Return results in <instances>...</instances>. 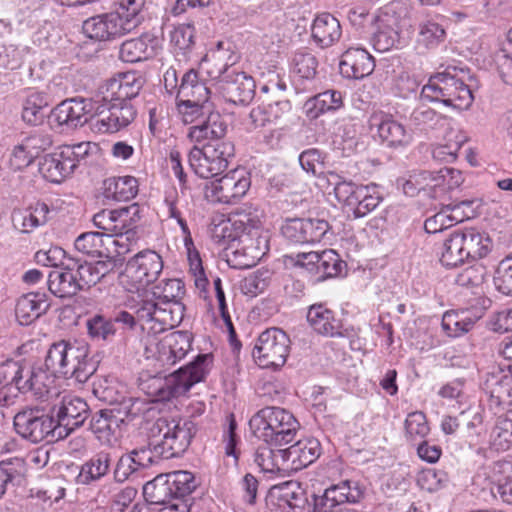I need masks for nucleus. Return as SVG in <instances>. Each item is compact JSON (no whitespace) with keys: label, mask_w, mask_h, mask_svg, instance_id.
Returning <instances> with one entry per match:
<instances>
[{"label":"nucleus","mask_w":512,"mask_h":512,"mask_svg":"<svg viewBox=\"0 0 512 512\" xmlns=\"http://www.w3.org/2000/svg\"><path fill=\"white\" fill-rule=\"evenodd\" d=\"M143 86V79L135 72L119 74L101 87V101L131 102Z\"/></svg>","instance_id":"nucleus-19"},{"label":"nucleus","mask_w":512,"mask_h":512,"mask_svg":"<svg viewBox=\"0 0 512 512\" xmlns=\"http://www.w3.org/2000/svg\"><path fill=\"white\" fill-rule=\"evenodd\" d=\"M197 426L190 418L160 417L148 428L149 447L157 458L183 455L196 435Z\"/></svg>","instance_id":"nucleus-3"},{"label":"nucleus","mask_w":512,"mask_h":512,"mask_svg":"<svg viewBox=\"0 0 512 512\" xmlns=\"http://www.w3.org/2000/svg\"><path fill=\"white\" fill-rule=\"evenodd\" d=\"M375 68L373 57L363 48H348L339 63L340 73L349 79H363Z\"/></svg>","instance_id":"nucleus-23"},{"label":"nucleus","mask_w":512,"mask_h":512,"mask_svg":"<svg viewBox=\"0 0 512 512\" xmlns=\"http://www.w3.org/2000/svg\"><path fill=\"white\" fill-rule=\"evenodd\" d=\"M213 364L211 353L198 354L194 359L175 370L165 379V382L155 391L159 401H169L184 395L190 388L205 380Z\"/></svg>","instance_id":"nucleus-6"},{"label":"nucleus","mask_w":512,"mask_h":512,"mask_svg":"<svg viewBox=\"0 0 512 512\" xmlns=\"http://www.w3.org/2000/svg\"><path fill=\"white\" fill-rule=\"evenodd\" d=\"M329 229L330 225L325 219L293 218L285 221L281 232L291 242L309 244L320 242Z\"/></svg>","instance_id":"nucleus-17"},{"label":"nucleus","mask_w":512,"mask_h":512,"mask_svg":"<svg viewBox=\"0 0 512 512\" xmlns=\"http://www.w3.org/2000/svg\"><path fill=\"white\" fill-rule=\"evenodd\" d=\"M56 377H58L56 373L45 367V362L26 364L21 393H31L37 399H44L48 397Z\"/></svg>","instance_id":"nucleus-21"},{"label":"nucleus","mask_w":512,"mask_h":512,"mask_svg":"<svg viewBox=\"0 0 512 512\" xmlns=\"http://www.w3.org/2000/svg\"><path fill=\"white\" fill-rule=\"evenodd\" d=\"M89 336L94 340L110 341L116 333L113 319L94 315L86 322Z\"/></svg>","instance_id":"nucleus-62"},{"label":"nucleus","mask_w":512,"mask_h":512,"mask_svg":"<svg viewBox=\"0 0 512 512\" xmlns=\"http://www.w3.org/2000/svg\"><path fill=\"white\" fill-rule=\"evenodd\" d=\"M63 154L60 147L57 151L45 155L39 163V172L48 181L60 183L74 172L73 164L68 163Z\"/></svg>","instance_id":"nucleus-37"},{"label":"nucleus","mask_w":512,"mask_h":512,"mask_svg":"<svg viewBox=\"0 0 512 512\" xmlns=\"http://www.w3.org/2000/svg\"><path fill=\"white\" fill-rule=\"evenodd\" d=\"M167 474H160L143 486V496L149 506H158L174 501Z\"/></svg>","instance_id":"nucleus-47"},{"label":"nucleus","mask_w":512,"mask_h":512,"mask_svg":"<svg viewBox=\"0 0 512 512\" xmlns=\"http://www.w3.org/2000/svg\"><path fill=\"white\" fill-rule=\"evenodd\" d=\"M371 127H376L377 133L383 142L389 146L399 147L408 145L412 136L406 128L390 115L374 114L370 119Z\"/></svg>","instance_id":"nucleus-26"},{"label":"nucleus","mask_w":512,"mask_h":512,"mask_svg":"<svg viewBox=\"0 0 512 512\" xmlns=\"http://www.w3.org/2000/svg\"><path fill=\"white\" fill-rule=\"evenodd\" d=\"M446 39V31L438 22L428 19L419 23L417 44L426 49H433Z\"/></svg>","instance_id":"nucleus-54"},{"label":"nucleus","mask_w":512,"mask_h":512,"mask_svg":"<svg viewBox=\"0 0 512 512\" xmlns=\"http://www.w3.org/2000/svg\"><path fill=\"white\" fill-rule=\"evenodd\" d=\"M108 12L82 24L83 33L96 41H113L138 28L144 21L145 0H101Z\"/></svg>","instance_id":"nucleus-1"},{"label":"nucleus","mask_w":512,"mask_h":512,"mask_svg":"<svg viewBox=\"0 0 512 512\" xmlns=\"http://www.w3.org/2000/svg\"><path fill=\"white\" fill-rule=\"evenodd\" d=\"M251 179L245 169H234L219 179L204 186L205 197L223 204H232L241 199L249 190Z\"/></svg>","instance_id":"nucleus-11"},{"label":"nucleus","mask_w":512,"mask_h":512,"mask_svg":"<svg viewBox=\"0 0 512 512\" xmlns=\"http://www.w3.org/2000/svg\"><path fill=\"white\" fill-rule=\"evenodd\" d=\"M99 361L89 355L87 344L69 341L53 343L45 357V367L58 377L85 383L97 371Z\"/></svg>","instance_id":"nucleus-4"},{"label":"nucleus","mask_w":512,"mask_h":512,"mask_svg":"<svg viewBox=\"0 0 512 512\" xmlns=\"http://www.w3.org/2000/svg\"><path fill=\"white\" fill-rule=\"evenodd\" d=\"M46 293L30 292L22 295L16 303L15 315L21 325H29L50 308Z\"/></svg>","instance_id":"nucleus-29"},{"label":"nucleus","mask_w":512,"mask_h":512,"mask_svg":"<svg viewBox=\"0 0 512 512\" xmlns=\"http://www.w3.org/2000/svg\"><path fill=\"white\" fill-rule=\"evenodd\" d=\"M138 186L133 176L111 177L104 181V194L116 201H128L138 194Z\"/></svg>","instance_id":"nucleus-46"},{"label":"nucleus","mask_w":512,"mask_h":512,"mask_svg":"<svg viewBox=\"0 0 512 512\" xmlns=\"http://www.w3.org/2000/svg\"><path fill=\"white\" fill-rule=\"evenodd\" d=\"M466 260L461 229H456L444 241L440 262L447 268L457 267Z\"/></svg>","instance_id":"nucleus-51"},{"label":"nucleus","mask_w":512,"mask_h":512,"mask_svg":"<svg viewBox=\"0 0 512 512\" xmlns=\"http://www.w3.org/2000/svg\"><path fill=\"white\" fill-rule=\"evenodd\" d=\"M171 308L165 309L151 293L133 306L134 314L137 321L141 322L142 328H145V324L153 323L149 328L154 333L172 329L180 324L184 316V305L172 304Z\"/></svg>","instance_id":"nucleus-8"},{"label":"nucleus","mask_w":512,"mask_h":512,"mask_svg":"<svg viewBox=\"0 0 512 512\" xmlns=\"http://www.w3.org/2000/svg\"><path fill=\"white\" fill-rule=\"evenodd\" d=\"M171 487L173 500L176 502L187 501L189 496L197 487L194 475L189 471H174L167 474Z\"/></svg>","instance_id":"nucleus-57"},{"label":"nucleus","mask_w":512,"mask_h":512,"mask_svg":"<svg viewBox=\"0 0 512 512\" xmlns=\"http://www.w3.org/2000/svg\"><path fill=\"white\" fill-rule=\"evenodd\" d=\"M342 29L339 20L328 12L318 14L311 25V38L316 46L324 49L339 41Z\"/></svg>","instance_id":"nucleus-28"},{"label":"nucleus","mask_w":512,"mask_h":512,"mask_svg":"<svg viewBox=\"0 0 512 512\" xmlns=\"http://www.w3.org/2000/svg\"><path fill=\"white\" fill-rule=\"evenodd\" d=\"M49 206L36 202L24 209H14L11 214L13 227L21 233H30L48 222Z\"/></svg>","instance_id":"nucleus-30"},{"label":"nucleus","mask_w":512,"mask_h":512,"mask_svg":"<svg viewBox=\"0 0 512 512\" xmlns=\"http://www.w3.org/2000/svg\"><path fill=\"white\" fill-rule=\"evenodd\" d=\"M279 491V500L288 507L287 512H310L308 498L299 483L286 482Z\"/></svg>","instance_id":"nucleus-49"},{"label":"nucleus","mask_w":512,"mask_h":512,"mask_svg":"<svg viewBox=\"0 0 512 512\" xmlns=\"http://www.w3.org/2000/svg\"><path fill=\"white\" fill-rule=\"evenodd\" d=\"M234 155L232 142H207L201 148L195 145L189 152L188 161L196 175L209 179L226 170Z\"/></svg>","instance_id":"nucleus-7"},{"label":"nucleus","mask_w":512,"mask_h":512,"mask_svg":"<svg viewBox=\"0 0 512 512\" xmlns=\"http://www.w3.org/2000/svg\"><path fill=\"white\" fill-rule=\"evenodd\" d=\"M155 458L157 457L150 449L149 444L123 454L113 470L114 480L117 483L133 480L139 472L153 465Z\"/></svg>","instance_id":"nucleus-18"},{"label":"nucleus","mask_w":512,"mask_h":512,"mask_svg":"<svg viewBox=\"0 0 512 512\" xmlns=\"http://www.w3.org/2000/svg\"><path fill=\"white\" fill-rule=\"evenodd\" d=\"M90 409L88 404L77 396H63L59 404L51 409V415L55 419L58 437H63L61 429L64 430V436H68L75 429L81 427L88 418Z\"/></svg>","instance_id":"nucleus-14"},{"label":"nucleus","mask_w":512,"mask_h":512,"mask_svg":"<svg viewBox=\"0 0 512 512\" xmlns=\"http://www.w3.org/2000/svg\"><path fill=\"white\" fill-rule=\"evenodd\" d=\"M307 320L312 328L321 335L330 337L341 335L339 321L334 317V313L322 304L310 306Z\"/></svg>","instance_id":"nucleus-40"},{"label":"nucleus","mask_w":512,"mask_h":512,"mask_svg":"<svg viewBox=\"0 0 512 512\" xmlns=\"http://www.w3.org/2000/svg\"><path fill=\"white\" fill-rule=\"evenodd\" d=\"M342 105L343 98L341 92L327 90L308 99L304 104V108L307 117L316 119L326 112L339 109Z\"/></svg>","instance_id":"nucleus-44"},{"label":"nucleus","mask_w":512,"mask_h":512,"mask_svg":"<svg viewBox=\"0 0 512 512\" xmlns=\"http://www.w3.org/2000/svg\"><path fill=\"white\" fill-rule=\"evenodd\" d=\"M290 339L280 328L272 327L263 331L253 349V357L262 368H279L286 363Z\"/></svg>","instance_id":"nucleus-9"},{"label":"nucleus","mask_w":512,"mask_h":512,"mask_svg":"<svg viewBox=\"0 0 512 512\" xmlns=\"http://www.w3.org/2000/svg\"><path fill=\"white\" fill-rule=\"evenodd\" d=\"M192 336L187 331H176L161 342L159 360L163 364L174 365L191 350Z\"/></svg>","instance_id":"nucleus-32"},{"label":"nucleus","mask_w":512,"mask_h":512,"mask_svg":"<svg viewBox=\"0 0 512 512\" xmlns=\"http://www.w3.org/2000/svg\"><path fill=\"white\" fill-rule=\"evenodd\" d=\"M364 492L359 483L344 480L326 488L322 495H313L312 512H342L348 503H358Z\"/></svg>","instance_id":"nucleus-12"},{"label":"nucleus","mask_w":512,"mask_h":512,"mask_svg":"<svg viewBox=\"0 0 512 512\" xmlns=\"http://www.w3.org/2000/svg\"><path fill=\"white\" fill-rule=\"evenodd\" d=\"M477 318L470 316L466 310L447 311L442 317V329L449 337H459L469 332Z\"/></svg>","instance_id":"nucleus-50"},{"label":"nucleus","mask_w":512,"mask_h":512,"mask_svg":"<svg viewBox=\"0 0 512 512\" xmlns=\"http://www.w3.org/2000/svg\"><path fill=\"white\" fill-rule=\"evenodd\" d=\"M96 104L97 101L88 98L66 99L51 110L49 118L58 127L76 129L104 113Z\"/></svg>","instance_id":"nucleus-10"},{"label":"nucleus","mask_w":512,"mask_h":512,"mask_svg":"<svg viewBox=\"0 0 512 512\" xmlns=\"http://www.w3.org/2000/svg\"><path fill=\"white\" fill-rule=\"evenodd\" d=\"M461 238L466 260L481 259L491 250L492 241L489 236L475 228H466L461 230Z\"/></svg>","instance_id":"nucleus-42"},{"label":"nucleus","mask_w":512,"mask_h":512,"mask_svg":"<svg viewBox=\"0 0 512 512\" xmlns=\"http://www.w3.org/2000/svg\"><path fill=\"white\" fill-rule=\"evenodd\" d=\"M288 469L300 470L312 464L321 454L320 442L313 437L300 439L284 449Z\"/></svg>","instance_id":"nucleus-31"},{"label":"nucleus","mask_w":512,"mask_h":512,"mask_svg":"<svg viewBox=\"0 0 512 512\" xmlns=\"http://www.w3.org/2000/svg\"><path fill=\"white\" fill-rule=\"evenodd\" d=\"M249 427L258 439L266 444L280 447L295 439L300 424L288 410L268 406L251 417Z\"/></svg>","instance_id":"nucleus-5"},{"label":"nucleus","mask_w":512,"mask_h":512,"mask_svg":"<svg viewBox=\"0 0 512 512\" xmlns=\"http://www.w3.org/2000/svg\"><path fill=\"white\" fill-rule=\"evenodd\" d=\"M494 472L501 475L491 488L492 494L509 505H512V462L499 460L494 463Z\"/></svg>","instance_id":"nucleus-52"},{"label":"nucleus","mask_w":512,"mask_h":512,"mask_svg":"<svg viewBox=\"0 0 512 512\" xmlns=\"http://www.w3.org/2000/svg\"><path fill=\"white\" fill-rule=\"evenodd\" d=\"M227 126L218 112L209 113L205 118L188 128L187 138L193 143L208 142H229L223 140Z\"/></svg>","instance_id":"nucleus-25"},{"label":"nucleus","mask_w":512,"mask_h":512,"mask_svg":"<svg viewBox=\"0 0 512 512\" xmlns=\"http://www.w3.org/2000/svg\"><path fill=\"white\" fill-rule=\"evenodd\" d=\"M492 444L497 450L506 451L512 446V411L496 423L491 433Z\"/></svg>","instance_id":"nucleus-64"},{"label":"nucleus","mask_w":512,"mask_h":512,"mask_svg":"<svg viewBox=\"0 0 512 512\" xmlns=\"http://www.w3.org/2000/svg\"><path fill=\"white\" fill-rule=\"evenodd\" d=\"M158 48V37L146 32L137 38L124 41L119 48V58L127 63L144 61L156 56Z\"/></svg>","instance_id":"nucleus-22"},{"label":"nucleus","mask_w":512,"mask_h":512,"mask_svg":"<svg viewBox=\"0 0 512 512\" xmlns=\"http://www.w3.org/2000/svg\"><path fill=\"white\" fill-rule=\"evenodd\" d=\"M234 225L244 233L241 242H254L258 235L261 222V212L251 206H243L236 209L234 213Z\"/></svg>","instance_id":"nucleus-43"},{"label":"nucleus","mask_w":512,"mask_h":512,"mask_svg":"<svg viewBox=\"0 0 512 512\" xmlns=\"http://www.w3.org/2000/svg\"><path fill=\"white\" fill-rule=\"evenodd\" d=\"M195 30L191 25H180L171 33V43L179 50L184 60L190 58L195 42Z\"/></svg>","instance_id":"nucleus-63"},{"label":"nucleus","mask_w":512,"mask_h":512,"mask_svg":"<svg viewBox=\"0 0 512 512\" xmlns=\"http://www.w3.org/2000/svg\"><path fill=\"white\" fill-rule=\"evenodd\" d=\"M97 101L96 106L104 110L101 116L95 119L94 127L102 133H114L129 126L137 115L136 108L131 102Z\"/></svg>","instance_id":"nucleus-15"},{"label":"nucleus","mask_w":512,"mask_h":512,"mask_svg":"<svg viewBox=\"0 0 512 512\" xmlns=\"http://www.w3.org/2000/svg\"><path fill=\"white\" fill-rule=\"evenodd\" d=\"M328 183L333 185L335 197L344 203L350 210L355 206L357 194L363 185H357L352 181H346L335 172H328Z\"/></svg>","instance_id":"nucleus-55"},{"label":"nucleus","mask_w":512,"mask_h":512,"mask_svg":"<svg viewBox=\"0 0 512 512\" xmlns=\"http://www.w3.org/2000/svg\"><path fill=\"white\" fill-rule=\"evenodd\" d=\"M473 82L475 77L469 68L449 65L443 72L429 78L422 87L420 97L456 110H466L474 101Z\"/></svg>","instance_id":"nucleus-2"},{"label":"nucleus","mask_w":512,"mask_h":512,"mask_svg":"<svg viewBox=\"0 0 512 512\" xmlns=\"http://www.w3.org/2000/svg\"><path fill=\"white\" fill-rule=\"evenodd\" d=\"M345 268L346 263L336 251L332 249L323 250L320 252V260L316 268L317 280L323 281L328 278L337 277L342 274Z\"/></svg>","instance_id":"nucleus-56"},{"label":"nucleus","mask_w":512,"mask_h":512,"mask_svg":"<svg viewBox=\"0 0 512 512\" xmlns=\"http://www.w3.org/2000/svg\"><path fill=\"white\" fill-rule=\"evenodd\" d=\"M26 363L6 360L0 364V385H14L21 393Z\"/></svg>","instance_id":"nucleus-60"},{"label":"nucleus","mask_w":512,"mask_h":512,"mask_svg":"<svg viewBox=\"0 0 512 512\" xmlns=\"http://www.w3.org/2000/svg\"><path fill=\"white\" fill-rule=\"evenodd\" d=\"M119 429V415L113 414L110 409L98 411L90 420V430L103 444L110 445L113 441H116V433Z\"/></svg>","instance_id":"nucleus-36"},{"label":"nucleus","mask_w":512,"mask_h":512,"mask_svg":"<svg viewBox=\"0 0 512 512\" xmlns=\"http://www.w3.org/2000/svg\"><path fill=\"white\" fill-rule=\"evenodd\" d=\"M371 41L375 50L386 52L400 44V34L396 28L380 20L378 30L373 34Z\"/></svg>","instance_id":"nucleus-61"},{"label":"nucleus","mask_w":512,"mask_h":512,"mask_svg":"<svg viewBox=\"0 0 512 512\" xmlns=\"http://www.w3.org/2000/svg\"><path fill=\"white\" fill-rule=\"evenodd\" d=\"M209 95V88L204 82L199 81L195 70L191 69L183 75L178 88L177 99L185 100L186 103L209 104Z\"/></svg>","instance_id":"nucleus-39"},{"label":"nucleus","mask_w":512,"mask_h":512,"mask_svg":"<svg viewBox=\"0 0 512 512\" xmlns=\"http://www.w3.org/2000/svg\"><path fill=\"white\" fill-rule=\"evenodd\" d=\"M143 212L144 208L138 203L115 209L116 222H118L119 228V235L115 240H120L119 246L125 247V250L118 251L119 254L130 250L128 246H125V241L130 242L137 238V228L143 217Z\"/></svg>","instance_id":"nucleus-27"},{"label":"nucleus","mask_w":512,"mask_h":512,"mask_svg":"<svg viewBox=\"0 0 512 512\" xmlns=\"http://www.w3.org/2000/svg\"><path fill=\"white\" fill-rule=\"evenodd\" d=\"M270 444L259 446L254 454L253 459L255 464L264 473L275 474L282 470H287L285 467L286 457L284 449H273Z\"/></svg>","instance_id":"nucleus-45"},{"label":"nucleus","mask_w":512,"mask_h":512,"mask_svg":"<svg viewBox=\"0 0 512 512\" xmlns=\"http://www.w3.org/2000/svg\"><path fill=\"white\" fill-rule=\"evenodd\" d=\"M220 89L224 99L235 105H248L255 96V82L244 72L224 76L220 80Z\"/></svg>","instance_id":"nucleus-20"},{"label":"nucleus","mask_w":512,"mask_h":512,"mask_svg":"<svg viewBox=\"0 0 512 512\" xmlns=\"http://www.w3.org/2000/svg\"><path fill=\"white\" fill-rule=\"evenodd\" d=\"M382 201L376 185H363L358 194L355 206L351 211L355 218H362L372 212Z\"/></svg>","instance_id":"nucleus-58"},{"label":"nucleus","mask_w":512,"mask_h":512,"mask_svg":"<svg viewBox=\"0 0 512 512\" xmlns=\"http://www.w3.org/2000/svg\"><path fill=\"white\" fill-rule=\"evenodd\" d=\"M242 243L243 247L233 250L227 260L234 268L243 269L256 265L268 250L265 237H257L254 242Z\"/></svg>","instance_id":"nucleus-34"},{"label":"nucleus","mask_w":512,"mask_h":512,"mask_svg":"<svg viewBox=\"0 0 512 512\" xmlns=\"http://www.w3.org/2000/svg\"><path fill=\"white\" fill-rule=\"evenodd\" d=\"M48 107L46 94L32 92L25 100L22 111V119L31 125H39L43 122Z\"/></svg>","instance_id":"nucleus-53"},{"label":"nucleus","mask_w":512,"mask_h":512,"mask_svg":"<svg viewBox=\"0 0 512 512\" xmlns=\"http://www.w3.org/2000/svg\"><path fill=\"white\" fill-rule=\"evenodd\" d=\"M67 269L74 271L79 290H86L99 283L95 268L92 262L82 261L78 258H67Z\"/></svg>","instance_id":"nucleus-59"},{"label":"nucleus","mask_w":512,"mask_h":512,"mask_svg":"<svg viewBox=\"0 0 512 512\" xmlns=\"http://www.w3.org/2000/svg\"><path fill=\"white\" fill-rule=\"evenodd\" d=\"M110 390L105 389L102 391L101 395H98L99 398L107 401L112 405L110 411H113V414L119 415L120 423L124 421H132L135 418L144 415L146 412L150 410L149 403L140 398L134 397H122L121 399L109 398Z\"/></svg>","instance_id":"nucleus-33"},{"label":"nucleus","mask_w":512,"mask_h":512,"mask_svg":"<svg viewBox=\"0 0 512 512\" xmlns=\"http://www.w3.org/2000/svg\"><path fill=\"white\" fill-rule=\"evenodd\" d=\"M184 283L180 279H164L154 285L151 294L165 309H172V304H182L179 299L184 295Z\"/></svg>","instance_id":"nucleus-48"},{"label":"nucleus","mask_w":512,"mask_h":512,"mask_svg":"<svg viewBox=\"0 0 512 512\" xmlns=\"http://www.w3.org/2000/svg\"><path fill=\"white\" fill-rule=\"evenodd\" d=\"M484 389L490 396L491 405L498 407L508 403L512 398V365L494 367Z\"/></svg>","instance_id":"nucleus-24"},{"label":"nucleus","mask_w":512,"mask_h":512,"mask_svg":"<svg viewBox=\"0 0 512 512\" xmlns=\"http://www.w3.org/2000/svg\"><path fill=\"white\" fill-rule=\"evenodd\" d=\"M163 270L162 257L154 250L146 249L130 258L126 264V276L139 286H147L157 280Z\"/></svg>","instance_id":"nucleus-16"},{"label":"nucleus","mask_w":512,"mask_h":512,"mask_svg":"<svg viewBox=\"0 0 512 512\" xmlns=\"http://www.w3.org/2000/svg\"><path fill=\"white\" fill-rule=\"evenodd\" d=\"M14 427L18 435L32 443L41 442L57 430L54 417L38 409L18 412L14 417Z\"/></svg>","instance_id":"nucleus-13"},{"label":"nucleus","mask_w":512,"mask_h":512,"mask_svg":"<svg viewBox=\"0 0 512 512\" xmlns=\"http://www.w3.org/2000/svg\"><path fill=\"white\" fill-rule=\"evenodd\" d=\"M111 455L108 452H99L86 461L80 468L77 476V483L90 485L93 482L101 480L110 472Z\"/></svg>","instance_id":"nucleus-41"},{"label":"nucleus","mask_w":512,"mask_h":512,"mask_svg":"<svg viewBox=\"0 0 512 512\" xmlns=\"http://www.w3.org/2000/svg\"><path fill=\"white\" fill-rule=\"evenodd\" d=\"M47 285L49 291L59 298L73 297L80 291L75 272L67 269V261L61 270L49 272Z\"/></svg>","instance_id":"nucleus-38"},{"label":"nucleus","mask_w":512,"mask_h":512,"mask_svg":"<svg viewBox=\"0 0 512 512\" xmlns=\"http://www.w3.org/2000/svg\"><path fill=\"white\" fill-rule=\"evenodd\" d=\"M120 240L111 238L110 235L100 232H84L74 242L75 249L87 256L103 257L107 255L109 246H119Z\"/></svg>","instance_id":"nucleus-35"}]
</instances>
